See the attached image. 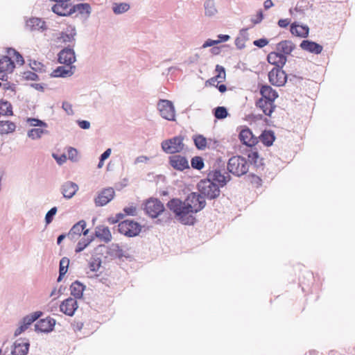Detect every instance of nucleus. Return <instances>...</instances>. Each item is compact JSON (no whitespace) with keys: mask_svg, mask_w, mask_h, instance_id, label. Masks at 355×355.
Here are the masks:
<instances>
[{"mask_svg":"<svg viewBox=\"0 0 355 355\" xmlns=\"http://www.w3.org/2000/svg\"><path fill=\"white\" fill-rule=\"evenodd\" d=\"M166 206L182 224L192 225L193 223L194 218L189 215V208L185 200L182 201L178 198H173L167 202Z\"/></svg>","mask_w":355,"mask_h":355,"instance_id":"f257e3e1","label":"nucleus"},{"mask_svg":"<svg viewBox=\"0 0 355 355\" xmlns=\"http://www.w3.org/2000/svg\"><path fill=\"white\" fill-rule=\"evenodd\" d=\"M228 172L234 175L240 177L249 170V164L246 158L242 156H233L227 162Z\"/></svg>","mask_w":355,"mask_h":355,"instance_id":"f03ea898","label":"nucleus"},{"mask_svg":"<svg viewBox=\"0 0 355 355\" xmlns=\"http://www.w3.org/2000/svg\"><path fill=\"white\" fill-rule=\"evenodd\" d=\"M198 189L202 196L209 200L216 198L220 192L219 186L207 177L198 182Z\"/></svg>","mask_w":355,"mask_h":355,"instance_id":"7ed1b4c3","label":"nucleus"},{"mask_svg":"<svg viewBox=\"0 0 355 355\" xmlns=\"http://www.w3.org/2000/svg\"><path fill=\"white\" fill-rule=\"evenodd\" d=\"M26 123L35 128L29 130L27 132V136L33 140L40 139L44 135L49 133L46 128L48 125L46 122L36 118H27Z\"/></svg>","mask_w":355,"mask_h":355,"instance_id":"20e7f679","label":"nucleus"},{"mask_svg":"<svg viewBox=\"0 0 355 355\" xmlns=\"http://www.w3.org/2000/svg\"><path fill=\"white\" fill-rule=\"evenodd\" d=\"M189 214L197 213L202 210L206 205L205 197L200 193L193 192L185 199Z\"/></svg>","mask_w":355,"mask_h":355,"instance_id":"39448f33","label":"nucleus"},{"mask_svg":"<svg viewBox=\"0 0 355 355\" xmlns=\"http://www.w3.org/2000/svg\"><path fill=\"white\" fill-rule=\"evenodd\" d=\"M184 138L182 136H176L162 142V150L169 154L180 153L184 149Z\"/></svg>","mask_w":355,"mask_h":355,"instance_id":"423d86ee","label":"nucleus"},{"mask_svg":"<svg viewBox=\"0 0 355 355\" xmlns=\"http://www.w3.org/2000/svg\"><path fill=\"white\" fill-rule=\"evenodd\" d=\"M164 210L163 203L157 198H150L145 202L144 211L152 218H157Z\"/></svg>","mask_w":355,"mask_h":355,"instance_id":"0eeeda50","label":"nucleus"},{"mask_svg":"<svg viewBox=\"0 0 355 355\" xmlns=\"http://www.w3.org/2000/svg\"><path fill=\"white\" fill-rule=\"evenodd\" d=\"M119 232L129 237L137 236L141 230V225L132 220H125L121 222L119 225Z\"/></svg>","mask_w":355,"mask_h":355,"instance_id":"6e6552de","label":"nucleus"},{"mask_svg":"<svg viewBox=\"0 0 355 355\" xmlns=\"http://www.w3.org/2000/svg\"><path fill=\"white\" fill-rule=\"evenodd\" d=\"M157 109L162 118L168 121L175 120V111L173 104L168 100H159Z\"/></svg>","mask_w":355,"mask_h":355,"instance_id":"1a4fd4ad","label":"nucleus"},{"mask_svg":"<svg viewBox=\"0 0 355 355\" xmlns=\"http://www.w3.org/2000/svg\"><path fill=\"white\" fill-rule=\"evenodd\" d=\"M42 315L41 311H35L22 318L19 323V327L15 331V336H18L25 331L28 328Z\"/></svg>","mask_w":355,"mask_h":355,"instance_id":"9d476101","label":"nucleus"},{"mask_svg":"<svg viewBox=\"0 0 355 355\" xmlns=\"http://www.w3.org/2000/svg\"><path fill=\"white\" fill-rule=\"evenodd\" d=\"M282 69V68H273L268 73V79L272 85L281 87L284 85L286 83L287 75Z\"/></svg>","mask_w":355,"mask_h":355,"instance_id":"9b49d317","label":"nucleus"},{"mask_svg":"<svg viewBox=\"0 0 355 355\" xmlns=\"http://www.w3.org/2000/svg\"><path fill=\"white\" fill-rule=\"evenodd\" d=\"M76 60L75 51L71 47H66L58 53V62L67 66H73Z\"/></svg>","mask_w":355,"mask_h":355,"instance_id":"f8f14e48","label":"nucleus"},{"mask_svg":"<svg viewBox=\"0 0 355 355\" xmlns=\"http://www.w3.org/2000/svg\"><path fill=\"white\" fill-rule=\"evenodd\" d=\"M114 190L111 188H106L101 191L97 197L94 199L95 205L98 207H102L110 202L114 196Z\"/></svg>","mask_w":355,"mask_h":355,"instance_id":"ddd939ff","label":"nucleus"},{"mask_svg":"<svg viewBox=\"0 0 355 355\" xmlns=\"http://www.w3.org/2000/svg\"><path fill=\"white\" fill-rule=\"evenodd\" d=\"M207 178L213 182H217L219 188L225 186L231 180V176L228 173L224 172L222 173L220 170L217 169L210 171L207 175Z\"/></svg>","mask_w":355,"mask_h":355,"instance_id":"4468645a","label":"nucleus"},{"mask_svg":"<svg viewBox=\"0 0 355 355\" xmlns=\"http://www.w3.org/2000/svg\"><path fill=\"white\" fill-rule=\"evenodd\" d=\"M78 189V185L71 181L64 182L61 184L60 188V193L67 200L71 199L76 195Z\"/></svg>","mask_w":355,"mask_h":355,"instance_id":"2eb2a0df","label":"nucleus"},{"mask_svg":"<svg viewBox=\"0 0 355 355\" xmlns=\"http://www.w3.org/2000/svg\"><path fill=\"white\" fill-rule=\"evenodd\" d=\"M55 320L51 318L40 320L35 324V331L40 333H49L54 329Z\"/></svg>","mask_w":355,"mask_h":355,"instance_id":"dca6fc26","label":"nucleus"},{"mask_svg":"<svg viewBox=\"0 0 355 355\" xmlns=\"http://www.w3.org/2000/svg\"><path fill=\"white\" fill-rule=\"evenodd\" d=\"M86 222L83 220L78 221L77 223L73 225L69 232L67 236L71 240H75L77 236H80L81 234H83L84 236H87L89 230L86 229Z\"/></svg>","mask_w":355,"mask_h":355,"instance_id":"f3484780","label":"nucleus"},{"mask_svg":"<svg viewBox=\"0 0 355 355\" xmlns=\"http://www.w3.org/2000/svg\"><path fill=\"white\" fill-rule=\"evenodd\" d=\"M77 309V301L76 299L72 297L66 299L60 305V311L69 316H73Z\"/></svg>","mask_w":355,"mask_h":355,"instance_id":"a211bd4d","label":"nucleus"},{"mask_svg":"<svg viewBox=\"0 0 355 355\" xmlns=\"http://www.w3.org/2000/svg\"><path fill=\"white\" fill-rule=\"evenodd\" d=\"M267 60L270 64L275 65V68H282L287 61L286 56L279 51L270 52L267 56Z\"/></svg>","mask_w":355,"mask_h":355,"instance_id":"6ab92c4d","label":"nucleus"},{"mask_svg":"<svg viewBox=\"0 0 355 355\" xmlns=\"http://www.w3.org/2000/svg\"><path fill=\"white\" fill-rule=\"evenodd\" d=\"M169 162L171 166L178 171H183L189 168V162L187 159L181 155H175L169 157Z\"/></svg>","mask_w":355,"mask_h":355,"instance_id":"aec40b11","label":"nucleus"},{"mask_svg":"<svg viewBox=\"0 0 355 355\" xmlns=\"http://www.w3.org/2000/svg\"><path fill=\"white\" fill-rule=\"evenodd\" d=\"M239 139L243 144L250 147L254 146L258 142L257 137L253 135L249 128L243 129L240 132Z\"/></svg>","mask_w":355,"mask_h":355,"instance_id":"412c9836","label":"nucleus"},{"mask_svg":"<svg viewBox=\"0 0 355 355\" xmlns=\"http://www.w3.org/2000/svg\"><path fill=\"white\" fill-rule=\"evenodd\" d=\"M30 344L28 341H24L22 339L17 340L13 344V349L11 354L14 355H27L29 350Z\"/></svg>","mask_w":355,"mask_h":355,"instance_id":"4be33fe9","label":"nucleus"},{"mask_svg":"<svg viewBox=\"0 0 355 355\" xmlns=\"http://www.w3.org/2000/svg\"><path fill=\"white\" fill-rule=\"evenodd\" d=\"M106 254L111 259L127 257L126 252L117 243H112L107 247Z\"/></svg>","mask_w":355,"mask_h":355,"instance_id":"5701e85b","label":"nucleus"},{"mask_svg":"<svg viewBox=\"0 0 355 355\" xmlns=\"http://www.w3.org/2000/svg\"><path fill=\"white\" fill-rule=\"evenodd\" d=\"M51 10L59 16H69L72 14L71 6L68 3H57L51 8Z\"/></svg>","mask_w":355,"mask_h":355,"instance_id":"b1692460","label":"nucleus"},{"mask_svg":"<svg viewBox=\"0 0 355 355\" xmlns=\"http://www.w3.org/2000/svg\"><path fill=\"white\" fill-rule=\"evenodd\" d=\"M26 27L31 31H44L46 29V23L40 18L33 17L26 21Z\"/></svg>","mask_w":355,"mask_h":355,"instance_id":"393cba45","label":"nucleus"},{"mask_svg":"<svg viewBox=\"0 0 355 355\" xmlns=\"http://www.w3.org/2000/svg\"><path fill=\"white\" fill-rule=\"evenodd\" d=\"M300 47L303 50L314 54L320 53L323 49L322 46L311 40H303L300 44Z\"/></svg>","mask_w":355,"mask_h":355,"instance_id":"a878e982","label":"nucleus"},{"mask_svg":"<svg viewBox=\"0 0 355 355\" xmlns=\"http://www.w3.org/2000/svg\"><path fill=\"white\" fill-rule=\"evenodd\" d=\"M75 66H60L53 71L51 76L66 78L72 76L74 73Z\"/></svg>","mask_w":355,"mask_h":355,"instance_id":"bb28decb","label":"nucleus"},{"mask_svg":"<svg viewBox=\"0 0 355 355\" xmlns=\"http://www.w3.org/2000/svg\"><path fill=\"white\" fill-rule=\"evenodd\" d=\"M256 106L260 108L266 115L269 116H271L276 107L274 102H270L261 98L257 101Z\"/></svg>","mask_w":355,"mask_h":355,"instance_id":"cd10ccee","label":"nucleus"},{"mask_svg":"<svg viewBox=\"0 0 355 355\" xmlns=\"http://www.w3.org/2000/svg\"><path fill=\"white\" fill-rule=\"evenodd\" d=\"M215 71L217 73V74L215 76L207 80L205 83L206 85H209L214 86L216 82L218 83H220L225 80V70L223 66L217 64L216 66Z\"/></svg>","mask_w":355,"mask_h":355,"instance_id":"c85d7f7f","label":"nucleus"},{"mask_svg":"<svg viewBox=\"0 0 355 355\" xmlns=\"http://www.w3.org/2000/svg\"><path fill=\"white\" fill-rule=\"evenodd\" d=\"M261 98L266 99L270 102H275L278 97V93L269 85H262L260 89Z\"/></svg>","mask_w":355,"mask_h":355,"instance_id":"c756f323","label":"nucleus"},{"mask_svg":"<svg viewBox=\"0 0 355 355\" xmlns=\"http://www.w3.org/2000/svg\"><path fill=\"white\" fill-rule=\"evenodd\" d=\"M291 33L293 35L300 37H306L309 35V28L306 25H297L296 23H293L291 25Z\"/></svg>","mask_w":355,"mask_h":355,"instance_id":"7c9ffc66","label":"nucleus"},{"mask_svg":"<svg viewBox=\"0 0 355 355\" xmlns=\"http://www.w3.org/2000/svg\"><path fill=\"white\" fill-rule=\"evenodd\" d=\"M295 48V44L291 40H284L280 42L277 45V50L280 53L284 55H289Z\"/></svg>","mask_w":355,"mask_h":355,"instance_id":"2f4dec72","label":"nucleus"},{"mask_svg":"<svg viewBox=\"0 0 355 355\" xmlns=\"http://www.w3.org/2000/svg\"><path fill=\"white\" fill-rule=\"evenodd\" d=\"M15 68V63L11 58L8 56H2L0 59V73L3 72L11 73Z\"/></svg>","mask_w":355,"mask_h":355,"instance_id":"473e14b6","label":"nucleus"},{"mask_svg":"<svg viewBox=\"0 0 355 355\" xmlns=\"http://www.w3.org/2000/svg\"><path fill=\"white\" fill-rule=\"evenodd\" d=\"M76 35V30L73 26H68L65 31L62 32L60 39L63 42H75V37Z\"/></svg>","mask_w":355,"mask_h":355,"instance_id":"72a5a7b5","label":"nucleus"},{"mask_svg":"<svg viewBox=\"0 0 355 355\" xmlns=\"http://www.w3.org/2000/svg\"><path fill=\"white\" fill-rule=\"evenodd\" d=\"M95 236L105 243L112 240V234L107 227H97L95 230Z\"/></svg>","mask_w":355,"mask_h":355,"instance_id":"f704fd0d","label":"nucleus"},{"mask_svg":"<svg viewBox=\"0 0 355 355\" xmlns=\"http://www.w3.org/2000/svg\"><path fill=\"white\" fill-rule=\"evenodd\" d=\"M193 139L194 144L198 150H205L207 147H209V144L212 141L211 139H207L202 135H195Z\"/></svg>","mask_w":355,"mask_h":355,"instance_id":"c9c22d12","label":"nucleus"},{"mask_svg":"<svg viewBox=\"0 0 355 355\" xmlns=\"http://www.w3.org/2000/svg\"><path fill=\"white\" fill-rule=\"evenodd\" d=\"M85 288V286L83 284H82L78 281H76L70 286L71 295H73L75 298H81L83 297Z\"/></svg>","mask_w":355,"mask_h":355,"instance_id":"e433bc0d","label":"nucleus"},{"mask_svg":"<svg viewBox=\"0 0 355 355\" xmlns=\"http://www.w3.org/2000/svg\"><path fill=\"white\" fill-rule=\"evenodd\" d=\"M248 37L247 29H241L235 40V45L236 47L239 49H243L245 47V42L249 39Z\"/></svg>","mask_w":355,"mask_h":355,"instance_id":"4c0bfd02","label":"nucleus"},{"mask_svg":"<svg viewBox=\"0 0 355 355\" xmlns=\"http://www.w3.org/2000/svg\"><path fill=\"white\" fill-rule=\"evenodd\" d=\"M275 137L273 132L270 130L263 131L259 137V139L261 142L267 146H270L273 144Z\"/></svg>","mask_w":355,"mask_h":355,"instance_id":"58836bf2","label":"nucleus"},{"mask_svg":"<svg viewBox=\"0 0 355 355\" xmlns=\"http://www.w3.org/2000/svg\"><path fill=\"white\" fill-rule=\"evenodd\" d=\"M16 125L9 121H0V134L5 135L15 131Z\"/></svg>","mask_w":355,"mask_h":355,"instance_id":"ea45409f","label":"nucleus"},{"mask_svg":"<svg viewBox=\"0 0 355 355\" xmlns=\"http://www.w3.org/2000/svg\"><path fill=\"white\" fill-rule=\"evenodd\" d=\"M0 114L1 116H12V107L10 102L5 100H0Z\"/></svg>","mask_w":355,"mask_h":355,"instance_id":"a19ab883","label":"nucleus"},{"mask_svg":"<svg viewBox=\"0 0 355 355\" xmlns=\"http://www.w3.org/2000/svg\"><path fill=\"white\" fill-rule=\"evenodd\" d=\"M94 239V236H88L87 237L82 238L77 243L75 252L76 253L82 252L86 248Z\"/></svg>","mask_w":355,"mask_h":355,"instance_id":"79ce46f5","label":"nucleus"},{"mask_svg":"<svg viewBox=\"0 0 355 355\" xmlns=\"http://www.w3.org/2000/svg\"><path fill=\"white\" fill-rule=\"evenodd\" d=\"M204 6L206 16L213 17L218 12L214 0H207L205 2Z\"/></svg>","mask_w":355,"mask_h":355,"instance_id":"37998d69","label":"nucleus"},{"mask_svg":"<svg viewBox=\"0 0 355 355\" xmlns=\"http://www.w3.org/2000/svg\"><path fill=\"white\" fill-rule=\"evenodd\" d=\"M71 9L72 14L76 12H78L80 14L86 13L89 15L91 12V7L89 4L86 3H81L74 6H71Z\"/></svg>","mask_w":355,"mask_h":355,"instance_id":"c03bdc74","label":"nucleus"},{"mask_svg":"<svg viewBox=\"0 0 355 355\" xmlns=\"http://www.w3.org/2000/svg\"><path fill=\"white\" fill-rule=\"evenodd\" d=\"M130 6L127 3H114L112 6V10L116 15H121L127 12Z\"/></svg>","mask_w":355,"mask_h":355,"instance_id":"a18cd8bd","label":"nucleus"},{"mask_svg":"<svg viewBox=\"0 0 355 355\" xmlns=\"http://www.w3.org/2000/svg\"><path fill=\"white\" fill-rule=\"evenodd\" d=\"M214 115L217 119H223L228 115L227 110L223 106H218L214 110Z\"/></svg>","mask_w":355,"mask_h":355,"instance_id":"49530a36","label":"nucleus"},{"mask_svg":"<svg viewBox=\"0 0 355 355\" xmlns=\"http://www.w3.org/2000/svg\"><path fill=\"white\" fill-rule=\"evenodd\" d=\"M191 164L192 168L200 170L204 167V162L202 157L196 156L191 159Z\"/></svg>","mask_w":355,"mask_h":355,"instance_id":"de8ad7c7","label":"nucleus"},{"mask_svg":"<svg viewBox=\"0 0 355 355\" xmlns=\"http://www.w3.org/2000/svg\"><path fill=\"white\" fill-rule=\"evenodd\" d=\"M57 211H58V209L56 207H52L50 210H49L47 211V213L45 215V218H44L46 225L51 223V222L53 220L54 216L57 214Z\"/></svg>","mask_w":355,"mask_h":355,"instance_id":"09e8293b","label":"nucleus"},{"mask_svg":"<svg viewBox=\"0 0 355 355\" xmlns=\"http://www.w3.org/2000/svg\"><path fill=\"white\" fill-rule=\"evenodd\" d=\"M69 264V259L67 257H63L60 261V270L59 272H61V275H64L68 270Z\"/></svg>","mask_w":355,"mask_h":355,"instance_id":"8fccbe9b","label":"nucleus"},{"mask_svg":"<svg viewBox=\"0 0 355 355\" xmlns=\"http://www.w3.org/2000/svg\"><path fill=\"white\" fill-rule=\"evenodd\" d=\"M8 54L10 55V56H13L15 58V60L16 62L19 64H23L24 62V60L23 59V57L21 55V54L17 52L16 50H15L14 49H8Z\"/></svg>","mask_w":355,"mask_h":355,"instance_id":"3c124183","label":"nucleus"},{"mask_svg":"<svg viewBox=\"0 0 355 355\" xmlns=\"http://www.w3.org/2000/svg\"><path fill=\"white\" fill-rule=\"evenodd\" d=\"M248 157L251 159L252 162H254V164L256 166H259V164H261V159H259V156L258 152H257V151H254V152L250 153L248 155Z\"/></svg>","mask_w":355,"mask_h":355,"instance_id":"603ef678","label":"nucleus"},{"mask_svg":"<svg viewBox=\"0 0 355 355\" xmlns=\"http://www.w3.org/2000/svg\"><path fill=\"white\" fill-rule=\"evenodd\" d=\"M62 108L65 111V112L68 115H73L74 114L72 108V105L67 101H64L62 103Z\"/></svg>","mask_w":355,"mask_h":355,"instance_id":"864d4df0","label":"nucleus"},{"mask_svg":"<svg viewBox=\"0 0 355 355\" xmlns=\"http://www.w3.org/2000/svg\"><path fill=\"white\" fill-rule=\"evenodd\" d=\"M2 88H3V89H4L6 91L10 90L12 92H13V94H15V93L16 85H15V84L11 83L8 81V82H6V83H3Z\"/></svg>","mask_w":355,"mask_h":355,"instance_id":"5fc2aeb1","label":"nucleus"},{"mask_svg":"<svg viewBox=\"0 0 355 355\" xmlns=\"http://www.w3.org/2000/svg\"><path fill=\"white\" fill-rule=\"evenodd\" d=\"M254 46L263 48L268 44V41L266 38H261L253 42Z\"/></svg>","mask_w":355,"mask_h":355,"instance_id":"6e6d98bb","label":"nucleus"},{"mask_svg":"<svg viewBox=\"0 0 355 355\" xmlns=\"http://www.w3.org/2000/svg\"><path fill=\"white\" fill-rule=\"evenodd\" d=\"M77 123L78 126L83 130H88L90 128V123L86 120H78Z\"/></svg>","mask_w":355,"mask_h":355,"instance_id":"4d7b16f0","label":"nucleus"},{"mask_svg":"<svg viewBox=\"0 0 355 355\" xmlns=\"http://www.w3.org/2000/svg\"><path fill=\"white\" fill-rule=\"evenodd\" d=\"M24 78L26 80H37L38 79V76L35 73L26 71L24 73Z\"/></svg>","mask_w":355,"mask_h":355,"instance_id":"13d9d810","label":"nucleus"},{"mask_svg":"<svg viewBox=\"0 0 355 355\" xmlns=\"http://www.w3.org/2000/svg\"><path fill=\"white\" fill-rule=\"evenodd\" d=\"M53 157L56 160L57 163L59 165L62 164L67 160V157L64 155H58L53 153Z\"/></svg>","mask_w":355,"mask_h":355,"instance_id":"bf43d9fd","label":"nucleus"},{"mask_svg":"<svg viewBox=\"0 0 355 355\" xmlns=\"http://www.w3.org/2000/svg\"><path fill=\"white\" fill-rule=\"evenodd\" d=\"M69 159L72 161H76V156L78 155V152L75 148H70L68 150Z\"/></svg>","mask_w":355,"mask_h":355,"instance_id":"052dcab7","label":"nucleus"},{"mask_svg":"<svg viewBox=\"0 0 355 355\" xmlns=\"http://www.w3.org/2000/svg\"><path fill=\"white\" fill-rule=\"evenodd\" d=\"M149 160V157L145 155H141L137 157L135 161L134 164H138L139 163H146Z\"/></svg>","mask_w":355,"mask_h":355,"instance_id":"680f3d73","label":"nucleus"},{"mask_svg":"<svg viewBox=\"0 0 355 355\" xmlns=\"http://www.w3.org/2000/svg\"><path fill=\"white\" fill-rule=\"evenodd\" d=\"M263 18V12H262V11L260 10L258 12L256 17L252 19V21L253 22V24H257L260 23L262 21Z\"/></svg>","mask_w":355,"mask_h":355,"instance_id":"e2e57ef3","label":"nucleus"},{"mask_svg":"<svg viewBox=\"0 0 355 355\" xmlns=\"http://www.w3.org/2000/svg\"><path fill=\"white\" fill-rule=\"evenodd\" d=\"M220 43V41H216V40H207L203 44H202V48H207V47H209V46H212L215 44H218Z\"/></svg>","mask_w":355,"mask_h":355,"instance_id":"0e129e2a","label":"nucleus"},{"mask_svg":"<svg viewBox=\"0 0 355 355\" xmlns=\"http://www.w3.org/2000/svg\"><path fill=\"white\" fill-rule=\"evenodd\" d=\"M123 211H125V213L127 214V215H130V216H135L136 214V207H125Z\"/></svg>","mask_w":355,"mask_h":355,"instance_id":"69168bd1","label":"nucleus"},{"mask_svg":"<svg viewBox=\"0 0 355 355\" xmlns=\"http://www.w3.org/2000/svg\"><path fill=\"white\" fill-rule=\"evenodd\" d=\"M291 20L289 19H281L278 21V25L281 28H286L290 24Z\"/></svg>","mask_w":355,"mask_h":355,"instance_id":"338daca9","label":"nucleus"},{"mask_svg":"<svg viewBox=\"0 0 355 355\" xmlns=\"http://www.w3.org/2000/svg\"><path fill=\"white\" fill-rule=\"evenodd\" d=\"M111 154V149L110 148H107L105 151H104L100 158L102 159V160H105L106 159H107L110 155Z\"/></svg>","mask_w":355,"mask_h":355,"instance_id":"774afa93","label":"nucleus"}]
</instances>
